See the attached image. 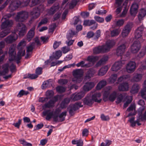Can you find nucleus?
Returning <instances> with one entry per match:
<instances>
[{"instance_id":"1","label":"nucleus","mask_w":146,"mask_h":146,"mask_svg":"<svg viewBox=\"0 0 146 146\" xmlns=\"http://www.w3.org/2000/svg\"><path fill=\"white\" fill-rule=\"evenodd\" d=\"M83 72L80 69L74 70L72 72V75L74 78L72 81L77 83H80L83 80Z\"/></svg>"},{"instance_id":"2","label":"nucleus","mask_w":146,"mask_h":146,"mask_svg":"<svg viewBox=\"0 0 146 146\" xmlns=\"http://www.w3.org/2000/svg\"><path fill=\"white\" fill-rule=\"evenodd\" d=\"M29 0H26L22 2L20 1H14L10 5L9 8L12 11H14L21 5L23 7L26 6L29 3Z\"/></svg>"},{"instance_id":"3","label":"nucleus","mask_w":146,"mask_h":146,"mask_svg":"<svg viewBox=\"0 0 146 146\" xmlns=\"http://www.w3.org/2000/svg\"><path fill=\"white\" fill-rule=\"evenodd\" d=\"M28 17V12L25 11H22L17 13L15 18V20L16 22H23L27 19Z\"/></svg>"},{"instance_id":"4","label":"nucleus","mask_w":146,"mask_h":146,"mask_svg":"<svg viewBox=\"0 0 146 146\" xmlns=\"http://www.w3.org/2000/svg\"><path fill=\"white\" fill-rule=\"evenodd\" d=\"M83 106V105H82L81 102H77L71 106H70L68 108L69 114L71 116L73 115L76 111Z\"/></svg>"},{"instance_id":"5","label":"nucleus","mask_w":146,"mask_h":146,"mask_svg":"<svg viewBox=\"0 0 146 146\" xmlns=\"http://www.w3.org/2000/svg\"><path fill=\"white\" fill-rule=\"evenodd\" d=\"M126 47L125 44H122L118 46L116 50V54L117 56H120L121 59L123 61L125 60L122 59V58L123 56H125L123 54L125 51Z\"/></svg>"},{"instance_id":"6","label":"nucleus","mask_w":146,"mask_h":146,"mask_svg":"<svg viewBox=\"0 0 146 146\" xmlns=\"http://www.w3.org/2000/svg\"><path fill=\"white\" fill-rule=\"evenodd\" d=\"M16 29L19 32L20 36H23L26 32L27 27L22 23H19L17 25Z\"/></svg>"},{"instance_id":"7","label":"nucleus","mask_w":146,"mask_h":146,"mask_svg":"<svg viewBox=\"0 0 146 146\" xmlns=\"http://www.w3.org/2000/svg\"><path fill=\"white\" fill-rule=\"evenodd\" d=\"M30 14L32 17L29 21V22L31 23L39 17L40 15V9L38 7L34 8L33 10L31 12Z\"/></svg>"},{"instance_id":"8","label":"nucleus","mask_w":146,"mask_h":146,"mask_svg":"<svg viewBox=\"0 0 146 146\" xmlns=\"http://www.w3.org/2000/svg\"><path fill=\"white\" fill-rule=\"evenodd\" d=\"M141 47L140 43L139 42L135 41L131 47V52L133 53H135L140 49Z\"/></svg>"},{"instance_id":"9","label":"nucleus","mask_w":146,"mask_h":146,"mask_svg":"<svg viewBox=\"0 0 146 146\" xmlns=\"http://www.w3.org/2000/svg\"><path fill=\"white\" fill-rule=\"evenodd\" d=\"M9 54V61L12 62L14 61L16 57V52L15 48L13 46H11L10 47Z\"/></svg>"},{"instance_id":"10","label":"nucleus","mask_w":146,"mask_h":146,"mask_svg":"<svg viewBox=\"0 0 146 146\" xmlns=\"http://www.w3.org/2000/svg\"><path fill=\"white\" fill-rule=\"evenodd\" d=\"M93 25V26L91 27L90 29L94 30L96 29L98 27V24L94 20H85L84 22L83 25L85 26H90Z\"/></svg>"},{"instance_id":"11","label":"nucleus","mask_w":146,"mask_h":146,"mask_svg":"<svg viewBox=\"0 0 146 146\" xmlns=\"http://www.w3.org/2000/svg\"><path fill=\"white\" fill-rule=\"evenodd\" d=\"M96 71L93 68H89L85 74V76L84 77V80H86L90 79L94 76L95 74Z\"/></svg>"},{"instance_id":"12","label":"nucleus","mask_w":146,"mask_h":146,"mask_svg":"<svg viewBox=\"0 0 146 146\" xmlns=\"http://www.w3.org/2000/svg\"><path fill=\"white\" fill-rule=\"evenodd\" d=\"M136 67V63L135 62L130 61L127 64L126 70L127 72L131 73L135 70Z\"/></svg>"},{"instance_id":"13","label":"nucleus","mask_w":146,"mask_h":146,"mask_svg":"<svg viewBox=\"0 0 146 146\" xmlns=\"http://www.w3.org/2000/svg\"><path fill=\"white\" fill-rule=\"evenodd\" d=\"M115 42L113 40H109L106 42L105 45L103 46L106 52H108L115 44Z\"/></svg>"},{"instance_id":"14","label":"nucleus","mask_w":146,"mask_h":146,"mask_svg":"<svg viewBox=\"0 0 146 146\" xmlns=\"http://www.w3.org/2000/svg\"><path fill=\"white\" fill-rule=\"evenodd\" d=\"M129 84L126 82H123L119 84L118 86V89L120 91H126L128 90Z\"/></svg>"},{"instance_id":"15","label":"nucleus","mask_w":146,"mask_h":146,"mask_svg":"<svg viewBox=\"0 0 146 146\" xmlns=\"http://www.w3.org/2000/svg\"><path fill=\"white\" fill-rule=\"evenodd\" d=\"M13 23L12 20H6L2 23L1 25V28L2 29L7 28V27L12 26Z\"/></svg>"},{"instance_id":"16","label":"nucleus","mask_w":146,"mask_h":146,"mask_svg":"<svg viewBox=\"0 0 146 146\" xmlns=\"http://www.w3.org/2000/svg\"><path fill=\"white\" fill-rule=\"evenodd\" d=\"M131 25L129 24H127L125 26L121 33L123 37H125L128 35L131 30Z\"/></svg>"},{"instance_id":"17","label":"nucleus","mask_w":146,"mask_h":146,"mask_svg":"<svg viewBox=\"0 0 146 146\" xmlns=\"http://www.w3.org/2000/svg\"><path fill=\"white\" fill-rule=\"evenodd\" d=\"M95 86V84L93 82H86L83 87L84 90L85 91H88L92 89Z\"/></svg>"},{"instance_id":"18","label":"nucleus","mask_w":146,"mask_h":146,"mask_svg":"<svg viewBox=\"0 0 146 146\" xmlns=\"http://www.w3.org/2000/svg\"><path fill=\"white\" fill-rule=\"evenodd\" d=\"M17 38V35L15 33H13L8 36L5 39V41L9 43H12L15 41Z\"/></svg>"},{"instance_id":"19","label":"nucleus","mask_w":146,"mask_h":146,"mask_svg":"<svg viewBox=\"0 0 146 146\" xmlns=\"http://www.w3.org/2000/svg\"><path fill=\"white\" fill-rule=\"evenodd\" d=\"M59 8L60 6L58 4H55L48 11V13L49 15H53Z\"/></svg>"},{"instance_id":"20","label":"nucleus","mask_w":146,"mask_h":146,"mask_svg":"<svg viewBox=\"0 0 146 146\" xmlns=\"http://www.w3.org/2000/svg\"><path fill=\"white\" fill-rule=\"evenodd\" d=\"M122 66L121 61H118L115 63L111 68L112 71L117 72L119 70Z\"/></svg>"},{"instance_id":"21","label":"nucleus","mask_w":146,"mask_h":146,"mask_svg":"<svg viewBox=\"0 0 146 146\" xmlns=\"http://www.w3.org/2000/svg\"><path fill=\"white\" fill-rule=\"evenodd\" d=\"M138 8V5L136 3H133L130 10L131 14V15H135L137 12Z\"/></svg>"},{"instance_id":"22","label":"nucleus","mask_w":146,"mask_h":146,"mask_svg":"<svg viewBox=\"0 0 146 146\" xmlns=\"http://www.w3.org/2000/svg\"><path fill=\"white\" fill-rule=\"evenodd\" d=\"M143 30V28L142 26L139 27L136 30L135 34V36L136 39L139 38L142 36Z\"/></svg>"},{"instance_id":"23","label":"nucleus","mask_w":146,"mask_h":146,"mask_svg":"<svg viewBox=\"0 0 146 146\" xmlns=\"http://www.w3.org/2000/svg\"><path fill=\"white\" fill-rule=\"evenodd\" d=\"M35 28L33 27L29 31L27 35V39L30 41L33 38L35 35Z\"/></svg>"},{"instance_id":"24","label":"nucleus","mask_w":146,"mask_h":146,"mask_svg":"<svg viewBox=\"0 0 146 146\" xmlns=\"http://www.w3.org/2000/svg\"><path fill=\"white\" fill-rule=\"evenodd\" d=\"M42 113L44 116H46L45 118L47 120H49L53 115V112L51 111L50 110L44 111H43Z\"/></svg>"},{"instance_id":"25","label":"nucleus","mask_w":146,"mask_h":146,"mask_svg":"<svg viewBox=\"0 0 146 146\" xmlns=\"http://www.w3.org/2000/svg\"><path fill=\"white\" fill-rule=\"evenodd\" d=\"M94 101V100H93L92 97L88 96L84 99L83 102L85 104L90 106L93 103Z\"/></svg>"},{"instance_id":"26","label":"nucleus","mask_w":146,"mask_h":146,"mask_svg":"<svg viewBox=\"0 0 146 146\" xmlns=\"http://www.w3.org/2000/svg\"><path fill=\"white\" fill-rule=\"evenodd\" d=\"M101 96V94L100 93H96L92 95V97L95 102L100 103L101 102L102 99H100L98 100V98H100Z\"/></svg>"},{"instance_id":"27","label":"nucleus","mask_w":146,"mask_h":146,"mask_svg":"<svg viewBox=\"0 0 146 146\" xmlns=\"http://www.w3.org/2000/svg\"><path fill=\"white\" fill-rule=\"evenodd\" d=\"M146 15V9L144 8H142L140 10L139 13L138 17L139 20H142L143 18Z\"/></svg>"},{"instance_id":"28","label":"nucleus","mask_w":146,"mask_h":146,"mask_svg":"<svg viewBox=\"0 0 146 146\" xmlns=\"http://www.w3.org/2000/svg\"><path fill=\"white\" fill-rule=\"evenodd\" d=\"M84 93L83 92H81L77 94H74L73 100L74 101L80 100L84 97Z\"/></svg>"},{"instance_id":"29","label":"nucleus","mask_w":146,"mask_h":146,"mask_svg":"<svg viewBox=\"0 0 146 146\" xmlns=\"http://www.w3.org/2000/svg\"><path fill=\"white\" fill-rule=\"evenodd\" d=\"M93 52L96 54H99L100 52H107L104 46L95 48L93 50Z\"/></svg>"},{"instance_id":"30","label":"nucleus","mask_w":146,"mask_h":146,"mask_svg":"<svg viewBox=\"0 0 146 146\" xmlns=\"http://www.w3.org/2000/svg\"><path fill=\"white\" fill-rule=\"evenodd\" d=\"M9 68V64L8 63L5 64L3 65L2 68L3 70L1 72V75H5L8 73Z\"/></svg>"},{"instance_id":"31","label":"nucleus","mask_w":146,"mask_h":146,"mask_svg":"<svg viewBox=\"0 0 146 146\" xmlns=\"http://www.w3.org/2000/svg\"><path fill=\"white\" fill-rule=\"evenodd\" d=\"M11 32L9 28H6L3 29L0 33V37L3 38L9 34Z\"/></svg>"},{"instance_id":"32","label":"nucleus","mask_w":146,"mask_h":146,"mask_svg":"<svg viewBox=\"0 0 146 146\" xmlns=\"http://www.w3.org/2000/svg\"><path fill=\"white\" fill-rule=\"evenodd\" d=\"M108 69V67L107 66H106L102 67L99 70V75L102 76L104 75L107 72Z\"/></svg>"},{"instance_id":"33","label":"nucleus","mask_w":146,"mask_h":146,"mask_svg":"<svg viewBox=\"0 0 146 146\" xmlns=\"http://www.w3.org/2000/svg\"><path fill=\"white\" fill-rule=\"evenodd\" d=\"M108 60V57L107 56L102 57L95 65L96 67H98L104 64Z\"/></svg>"},{"instance_id":"34","label":"nucleus","mask_w":146,"mask_h":146,"mask_svg":"<svg viewBox=\"0 0 146 146\" xmlns=\"http://www.w3.org/2000/svg\"><path fill=\"white\" fill-rule=\"evenodd\" d=\"M98 59L99 57L98 56H88L87 60L90 62L94 63L98 60Z\"/></svg>"},{"instance_id":"35","label":"nucleus","mask_w":146,"mask_h":146,"mask_svg":"<svg viewBox=\"0 0 146 146\" xmlns=\"http://www.w3.org/2000/svg\"><path fill=\"white\" fill-rule=\"evenodd\" d=\"M117 94L116 92L114 91L110 94L109 97V100L110 101L113 102L117 96Z\"/></svg>"},{"instance_id":"36","label":"nucleus","mask_w":146,"mask_h":146,"mask_svg":"<svg viewBox=\"0 0 146 146\" xmlns=\"http://www.w3.org/2000/svg\"><path fill=\"white\" fill-rule=\"evenodd\" d=\"M106 82L105 80H102L100 81L97 85V89L100 90L106 85Z\"/></svg>"},{"instance_id":"37","label":"nucleus","mask_w":146,"mask_h":146,"mask_svg":"<svg viewBox=\"0 0 146 146\" xmlns=\"http://www.w3.org/2000/svg\"><path fill=\"white\" fill-rule=\"evenodd\" d=\"M142 77L141 74H137L133 78L132 80L134 82H138L140 81Z\"/></svg>"},{"instance_id":"38","label":"nucleus","mask_w":146,"mask_h":146,"mask_svg":"<svg viewBox=\"0 0 146 146\" xmlns=\"http://www.w3.org/2000/svg\"><path fill=\"white\" fill-rule=\"evenodd\" d=\"M85 62L84 61H82L77 64H76V66L78 67H81L82 68L84 67H90L89 64H85Z\"/></svg>"},{"instance_id":"39","label":"nucleus","mask_w":146,"mask_h":146,"mask_svg":"<svg viewBox=\"0 0 146 146\" xmlns=\"http://www.w3.org/2000/svg\"><path fill=\"white\" fill-rule=\"evenodd\" d=\"M56 91L59 93H62L66 90V88L62 86H58L56 88Z\"/></svg>"},{"instance_id":"40","label":"nucleus","mask_w":146,"mask_h":146,"mask_svg":"<svg viewBox=\"0 0 146 146\" xmlns=\"http://www.w3.org/2000/svg\"><path fill=\"white\" fill-rule=\"evenodd\" d=\"M110 92L109 90L105 91L103 94V100L104 102H106L109 100V97L110 95Z\"/></svg>"},{"instance_id":"41","label":"nucleus","mask_w":146,"mask_h":146,"mask_svg":"<svg viewBox=\"0 0 146 146\" xmlns=\"http://www.w3.org/2000/svg\"><path fill=\"white\" fill-rule=\"evenodd\" d=\"M54 102L52 100H50L48 103H46L44 105V106L46 108H52L54 106Z\"/></svg>"},{"instance_id":"42","label":"nucleus","mask_w":146,"mask_h":146,"mask_svg":"<svg viewBox=\"0 0 146 146\" xmlns=\"http://www.w3.org/2000/svg\"><path fill=\"white\" fill-rule=\"evenodd\" d=\"M130 76L127 75H123L121 76L118 79L117 81L118 83L125 81L126 79L129 78Z\"/></svg>"},{"instance_id":"43","label":"nucleus","mask_w":146,"mask_h":146,"mask_svg":"<svg viewBox=\"0 0 146 146\" xmlns=\"http://www.w3.org/2000/svg\"><path fill=\"white\" fill-rule=\"evenodd\" d=\"M67 111H65L62 112L59 115V117L60 118V121L61 122L64 121L65 120V117L66 115Z\"/></svg>"},{"instance_id":"44","label":"nucleus","mask_w":146,"mask_h":146,"mask_svg":"<svg viewBox=\"0 0 146 146\" xmlns=\"http://www.w3.org/2000/svg\"><path fill=\"white\" fill-rule=\"evenodd\" d=\"M19 141L20 143L23 146H32L31 143L27 142L24 139H20Z\"/></svg>"},{"instance_id":"45","label":"nucleus","mask_w":146,"mask_h":146,"mask_svg":"<svg viewBox=\"0 0 146 146\" xmlns=\"http://www.w3.org/2000/svg\"><path fill=\"white\" fill-rule=\"evenodd\" d=\"M62 53L61 51L60 50H58L56 51L55 52V54L53 55L52 56L53 58L58 59H59L62 56Z\"/></svg>"},{"instance_id":"46","label":"nucleus","mask_w":146,"mask_h":146,"mask_svg":"<svg viewBox=\"0 0 146 146\" xmlns=\"http://www.w3.org/2000/svg\"><path fill=\"white\" fill-rule=\"evenodd\" d=\"M124 96L121 94H117V98L116 100V103L117 104L120 103L123 99Z\"/></svg>"},{"instance_id":"47","label":"nucleus","mask_w":146,"mask_h":146,"mask_svg":"<svg viewBox=\"0 0 146 146\" xmlns=\"http://www.w3.org/2000/svg\"><path fill=\"white\" fill-rule=\"evenodd\" d=\"M25 54V50H19L18 52L16 57L22 58V56H24Z\"/></svg>"},{"instance_id":"48","label":"nucleus","mask_w":146,"mask_h":146,"mask_svg":"<svg viewBox=\"0 0 146 146\" xmlns=\"http://www.w3.org/2000/svg\"><path fill=\"white\" fill-rule=\"evenodd\" d=\"M44 1V0H32L31 3L30 5V6L33 7L39 4L42 2H43Z\"/></svg>"},{"instance_id":"49","label":"nucleus","mask_w":146,"mask_h":146,"mask_svg":"<svg viewBox=\"0 0 146 146\" xmlns=\"http://www.w3.org/2000/svg\"><path fill=\"white\" fill-rule=\"evenodd\" d=\"M29 93L28 91H25L23 90H21L20 91L18 94L17 95V97L18 98H20L23 96V95H26L28 94Z\"/></svg>"},{"instance_id":"50","label":"nucleus","mask_w":146,"mask_h":146,"mask_svg":"<svg viewBox=\"0 0 146 146\" xmlns=\"http://www.w3.org/2000/svg\"><path fill=\"white\" fill-rule=\"evenodd\" d=\"M101 32L100 30H97L95 34V36L94 38V40H98L99 38L101 36Z\"/></svg>"},{"instance_id":"51","label":"nucleus","mask_w":146,"mask_h":146,"mask_svg":"<svg viewBox=\"0 0 146 146\" xmlns=\"http://www.w3.org/2000/svg\"><path fill=\"white\" fill-rule=\"evenodd\" d=\"M46 95L47 97L50 98L52 97L54 95V92L52 90H48L46 92Z\"/></svg>"},{"instance_id":"52","label":"nucleus","mask_w":146,"mask_h":146,"mask_svg":"<svg viewBox=\"0 0 146 146\" xmlns=\"http://www.w3.org/2000/svg\"><path fill=\"white\" fill-rule=\"evenodd\" d=\"M119 31L117 29H114L111 32V36H114L118 35L119 34Z\"/></svg>"},{"instance_id":"53","label":"nucleus","mask_w":146,"mask_h":146,"mask_svg":"<svg viewBox=\"0 0 146 146\" xmlns=\"http://www.w3.org/2000/svg\"><path fill=\"white\" fill-rule=\"evenodd\" d=\"M135 119V117H133L128 120L129 122H130L131 123L130 126L132 127H134L136 126V123L134 121Z\"/></svg>"},{"instance_id":"54","label":"nucleus","mask_w":146,"mask_h":146,"mask_svg":"<svg viewBox=\"0 0 146 146\" xmlns=\"http://www.w3.org/2000/svg\"><path fill=\"white\" fill-rule=\"evenodd\" d=\"M34 46V43H32L30 45L27 47V52H30L33 51Z\"/></svg>"},{"instance_id":"55","label":"nucleus","mask_w":146,"mask_h":146,"mask_svg":"<svg viewBox=\"0 0 146 146\" xmlns=\"http://www.w3.org/2000/svg\"><path fill=\"white\" fill-rule=\"evenodd\" d=\"M100 118L103 121H107L109 120L110 118L108 115L105 116L104 114H101Z\"/></svg>"},{"instance_id":"56","label":"nucleus","mask_w":146,"mask_h":146,"mask_svg":"<svg viewBox=\"0 0 146 146\" xmlns=\"http://www.w3.org/2000/svg\"><path fill=\"white\" fill-rule=\"evenodd\" d=\"M124 21L122 19H119L117 21L116 25L117 26L121 27L123 25L124 23Z\"/></svg>"},{"instance_id":"57","label":"nucleus","mask_w":146,"mask_h":146,"mask_svg":"<svg viewBox=\"0 0 146 146\" xmlns=\"http://www.w3.org/2000/svg\"><path fill=\"white\" fill-rule=\"evenodd\" d=\"M117 75L116 74H114L112 75L110 81L111 83H114L116 80Z\"/></svg>"},{"instance_id":"58","label":"nucleus","mask_w":146,"mask_h":146,"mask_svg":"<svg viewBox=\"0 0 146 146\" xmlns=\"http://www.w3.org/2000/svg\"><path fill=\"white\" fill-rule=\"evenodd\" d=\"M22 119H19L18 121L16 123H14L13 124V125L15 127L19 129L22 122Z\"/></svg>"},{"instance_id":"59","label":"nucleus","mask_w":146,"mask_h":146,"mask_svg":"<svg viewBox=\"0 0 146 146\" xmlns=\"http://www.w3.org/2000/svg\"><path fill=\"white\" fill-rule=\"evenodd\" d=\"M94 19L96 21L100 23H103L104 21V19L103 18L99 16H95Z\"/></svg>"},{"instance_id":"60","label":"nucleus","mask_w":146,"mask_h":146,"mask_svg":"<svg viewBox=\"0 0 146 146\" xmlns=\"http://www.w3.org/2000/svg\"><path fill=\"white\" fill-rule=\"evenodd\" d=\"M139 88V85L137 84H135L132 86V90L135 92H137Z\"/></svg>"},{"instance_id":"61","label":"nucleus","mask_w":146,"mask_h":146,"mask_svg":"<svg viewBox=\"0 0 146 146\" xmlns=\"http://www.w3.org/2000/svg\"><path fill=\"white\" fill-rule=\"evenodd\" d=\"M146 51L145 49H142L141 51L139 52L137 56V57L139 58H141L143 57L145 55Z\"/></svg>"},{"instance_id":"62","label":"nucleus","mask_w":146,"mask_h":146,"mask_svg":"<svg viewBox=\"0 0 146 146\" xmlns=\"http://www.w3.org/2000/svg\"><path fill=\"white\" fill-rule=\"evenodd\" d=\"M48 22L47 19L44 18L42 19L40 22H39L38 25V27H40L42 25L46 24Z\"/></svg>"},{"instance_id":"63","label":"nucleus","mask_w":146,"mask_h":146,"mask_svg":"<svg viewBox=\"0 0 146 146\" xmlns=\"http://www.w3.org/2000/svg\"><path fill=\"white\" fill-rule=\"evenodd\" d=\"M77 2V0H72L70 4V8H74L76 5Z\"/></svg>"},{"instance_id":"64","label":"nucleus","mask_w":146,"mask_h":146,"mask_svg":"<svg viewBox=\"0 0 146 146\" xmlns=\"http://www.w3.org/2000/svg\"><path fill=\"white\" fill-rule=\"evenodd\" d=\"M139 119L142 121H146V110L143 115H139Z\"/></svg>"}]
</instances>
